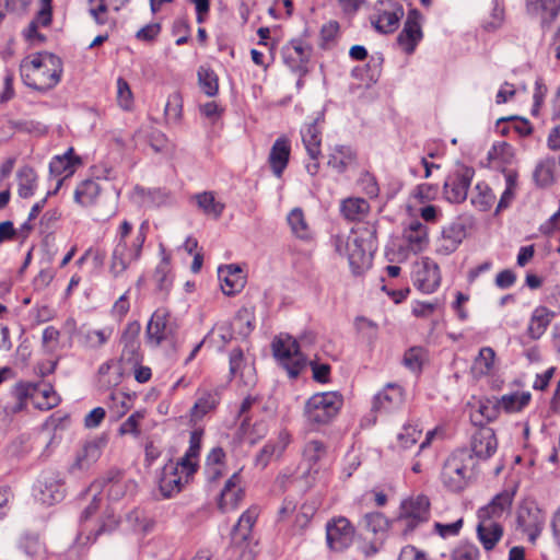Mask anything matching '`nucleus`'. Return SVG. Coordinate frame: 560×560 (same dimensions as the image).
I'll return each instance as SVG.
<instances>
[{"mask_svg":"<svg viewBox=\"0 0 560 560\" xmlns=\"http://www.w3.org/2000/svg\"><path fill=\"white\" fill-rule=\"evenodd\" d=\"M477 535L486 550H492L503 536V527L498 521L478 517Z\"/></svg>","mask_w":560,"mask_h":560,"instance_id":"obj_28","label":"nucleus"},{"mask_svg":"<svg viewBox=\"0 0 560 560\" xmlns=\"http://www.w3.org/2000/svg\"><path fill=\"white\" fill-rule=\"evenodd\" d=\"M290 156V142L287 138H278L269 153V164L277 177H280L288 165Z\"/></svg>","mask_w":560,"mask_h":560,"instance_id":"obj_30","label":"nucleus"},{"mask_svg":"<svg viewBox=\"0 0 560 560\" xmlns=\"http://www.w3.org/2000/svg\"><path fill=\"white\" fill-rule=\"evenodd\" d=\"M495 352L490 347H483L475 358L471 371L476 376L490 374L494 369Z\"/></svg>","mask_w":560,"mask_h":560,"instance_id":"obj_42","label":"nucleus"},{"mask_svg":"<svg viewBox=\"0 0 560 560\" xmlns=\"http://www.w3.org/2000/svg\"><path fill=\"white\" fill-rule=\"evenodd\" d=\"M112 335V327H103L100 329L82 327L79 331V341L85 348L98 349L110 339Z\"/></svg>","mask_w":560,"mask_h":560,"instance_id":"obj_33","label":"nucleus"},{"mask_svg":"<svg viewBox=\"0 0 560 560\" xmlns=\"http://www.w3.org/2000/svg\"><path fill=\"white\" fill-rule=\"evenodd\" d=\"M318 122L319 118H316L301 129L302 141L311 160H317L322 154V128Z\"/></svg>","mask_w":560,"mask_h":560,"instance_id":"obj_29","label":"nucleus"},{"mask_svg":"<svg viewBox=\"0 0 560 560\" xmlns=\"http://www.w3.org/2000/svg\"><path fill=\"white\" fill-rule=\"evenodd\" d=\"M465 237V229L462 224H451L442 230L436 241V252L450 255L456 250Z\"/></svg>","mask_w":560,"mask_h":560,"instance_id":"obj_27","label":"nucleus"},{"mask_svg":"<svg viewBox=\"0 0 560 560\" xmlns=\"http://www.w3.org/2000/svg\"><path fill=\"white\" fill-rule=\"evenodd\" d=\"M429 516V499L419 494L401 502L396 522L402 526V532L407 535L412 533L420 524L428 522Z\"/></svg>","mask_w":560,"mask_h":560,"instance_id":"obj_6","label":"nucleus"},{"mask_svg":"<svg viewBox=\"0 0 560 560\" xmlns=\"http://www.w3.org/2000/svg\"><path fill=\"white\" fill-rule=\"evenodd\" d=\"M369 210L370 206L363 198H348L341 203L342 214L351 221L361 220Z\"/></svg>","mask_w":560,"mask_h":560,"instance_id":"obj_48","label":"nucleus"},{"mask_svg":"<svg viewBox=\"0 0 560 560\" xmlns=\"http://www.w3.org/2000/svg\"><path fill=\"white\" fill-rule=\"evenodd\" d=\"M117 102L125 110L130 109L132 106V92L127 81L122 78L117 80Z\"/></svg>","mask_w":560,"mask_h":560,"instance_id":"obj_61","label":"nucleus"},{"mask_svg":"<svg viewBox=\"0 0 560 560\" xmlns=\"http://www.w3.org/2000/svg\"><path fill=\"white\" fill-rule=\"evenodd\" d=\"M118 524L119 518L115 515V513L113 511H106L97 526L91 529L85 536V545L94 542L102 534L114 532L118 527Z\"/></svg>","mask_w":560,"mask_h":560,"instance_id":"obj_46","label":"nucleus"},{"mask_svg":"<svg viewBox=\"0 0 560 560\" xmlns=\"http://www.w3.org/2000/svg\"><path fill=\"white\" fill-rule=\"evenodd\" d=\"M197 75L203 93L208 96H214L219 90L218 77L214 71L206 67H200Z\"/></svg>","mask_w":560,"mask_h":560,"instance_id":"obj_53","label":"nucleus"},{"mask_svg":"<svg viewBox=\"0 0 560 560\" xmlns=\"http://www.w3.org/2000/svg\"><path fill=\"white\" fill-rule=\"evenodd\" d=\"M470 448L479 459H488L498 450V440L493 429L480 427L471 436Z\"/></svg>","mask_w":560,"mask_h":560,"instance_id":"obj_18","label":"nucleus"},{"mask_svg":"<svg viewBox=\"0 0 560 560\" xmlns=\"http://www.w3.org/2000/svg\"><path fill=\"white\" fill-rule=\"evenodd\" d=\"M160 253L161 260L154 270L153 279L159 290L168 291L173 282L171 256L162 245H160Z\"/></svg>","mask_w":560,"mask_h":560,"instance_id":"obj_38","label":"nucleus"},{"mask_svg":"<svg viewBox=\"0 0 560 560\" xmlns=\"http://www.w3.org/2000/svg\"><path fill=\"white\" fill-rule=\"evenodd\" d=\"M81 164L80 158L73 154V149H69L65 154L55 156L49 163V171L56 176L67 178L71 176L77 166Z\"/></svg>","mask_w":560,"mask_h":560,"instance_id":"obj_34","label":"nucleus"},{"mask_svg":"<svg viewBox=\"0 0 560 560\" xmlns=\"http://www.w3.org/2000/svg\"><path fill=\"white\" fill-rule=\"evenodd\" d=\"M326 445L319 440H310L303 448V459L307 462L310 468L326 456Z\"/></svg>","mask_w":560,"mask_h":560,"instance_id":"obj_54","label":"nucleus"},{"mask_svg":"<svg viewBox=\"0 0 560 560\" xmlns=\"http://www.w3.org/2000/svg\"><path fill=\"white\" fill-rule=\"evenodd\" d=\"M422 434V429L418 425L408 423L397 435L398 444L401 448H409L415 445Z\"/></svg>","mask_w":560,"mask_h":560,"instance_id":"obj_56","label":"nucleus"},{"mask_svg":"<svg viewBox=\"0 0 560 560\" xmlns=\"http://www.w3.org/2000/svg\"><path fill=\"white\" fill-rule=\"evenodd\" d=\"M334 244L339 255L347 256L353 272L360 273L371 266L372 255L376 248L373 231L369 229L351 231L346 238L336 236Z\"/></svg>","mask_w":560,"mask_h":560,"instance_id":"obj_3","label":"nucleus"},{"mask_svg":"<svg viewBox=\"0 0 560 560\" xmlns=\"http://www.w3.org/2000/svg\"><path fill=\"white\" fill-rule=\"evenodd\" d=\"M144 418V411H136L132 415H130L119 427V434H133L139 435V423Z\"/></svg>","mask_w":560,"mask_h":560,"instance_id":"obj_62","label":"nucleus"},{"mask_svg":"<svg viewBox=\"0 0 560 560\" xmlns=\"http://www.w3.org/2000/svg\"><path fill=\"white\" fill-rule=\"evenodd\" d=\"M354 528L346 517H337L326 525L327 545L331 550L342 551L347 549L353 540Z\"/></svg>","mask_w":560,"mask_h":560,"instance_id":"obj_14","label":"nucleus"},{"mask_svg":"<svg viewBox=\"0 0 560 560\" xmlns=\"http://www.w3.org/2000/svg\"><path fill=\"white\" fill-rule=\"evenodd\" d=\"M555 315V312L545 306L536 307L528 323V337L533 340L539 339L546 332Z\"/></svg>","mask_w":560,"mask_h":560,"instance_id":"obj_32","label":"nucleus"},{"mask_svg":"<svg viewBox=\"0 0 560 560\" xmlns=\"http://www.w3.org/2000/svg\"><path fill=\"white\" fill-rule=\"evenodd\" d=\"M198 208L208 217L219 219L224 210V203L218 201L212 191H203L195 196Z\"/></svg>","mask_w":560,"mask_h":560,"instance_id":"obj_41","label":"nucleus"},{"mask_svg":"<svg viewBox=\"0 0 560 560\" xmlns=\"http://www.w3.org/2000/svg\"><path fill=\"white\" fill-rule=\"evenodd\" d=\"M402 241L407 249L413 254L423 252L429 245L427 225L418 220H412L402 230Z\"/></svg>","mask_w":560,"mask_h":560,"instance_id":"obj_22","label":"nucleus"},{"mask_svg":"<svg viewBox=\"0 0 560 560\" xmlns=\"http://www.w3.org/2000/svg\"><path fill=\"white\" fill-rule=\"evenodd\" d=\"M423 362V351L421 348H411L404 355V364L412 372L421 370Z\"/></svg>","mask_w":560,"mask_h":560,"instance_id":"obj_64","label":"nucleus"},{"mask_svg":"<svg viewBox=\"0 0 560 560\" xmlns=\"http://www.w3.org/2000/svg\"><path fill=\"white\" fill-rule=\"evenodd\" d=\"M197 395V400L191 408L192 420H200L208 412L214 410L220 400L217 390L200 389Z\"/></svg>","mask_w":560,"mask_h":560,"instance_id":"obj_35","label":"nucleus"},{"mask_svg":"<svg viewBox=\"0 0 560 560\" xmlns=\"http://www.w3.org/2000/svg\"><path fill=\"white\" fill-rule=\"evenodd\" d=\"M515 494V486L502 490L487 505L479 509L478 517L498 521L504 512L511 510Z\"/></svg>","mask_w":560,"mask_h":560,"instance_id":"obj_19","label":"nucleus"},{"mask_svg":"<svg viewBox=\"0 0 560 560\" xmlns=\"http://www.w3.org/2000/svg\"><path fill=\"white\" fill-rule=\"evenodd\" d=\"M504 180H505V188L501 195V198L499 200L497 212L506 209L510 207L512 201L515 198L516 190H517V172L514 170H504L503 171Z\"/></svg>","mask_w":560,"mask_h":560,"instance_id":"obj_44","label":"nucleus"},{"mask_svg":"<svg viewBox=\"0 0 560 560\" xmlns=\"http://www.w3.org/2000/svg\"><path fill=\"white\" fill-rule=\"evenodd\" d=\"M488 158L492 162L510 165L513 163L515 154L511 144L505 141H499L489 150Z\"/></svg>","mask_w":560,"mask_h":560,"instance_id":"obj_52","label":"nucleus"},{"mask_svg":"<svg viewBox=\"0 0 560 560\" xmlns=\"http://www.w3.org/2000/svg\"><path fill=\"white\" fill-rule=\"evenodd\" d=\"M364 521L366 528L373 534L385 533L390 524L388 518L380 512L368 513Z\"/></svg>","mask_w":560,"mask_h":560,"instance_id":"obj_58","label":"nucleus"},{"mask_svg":"<svg viewBox=\"0 0 560 560\" xmlns=\"http://www.w3.org/2000/svg\"><path fill=\"white\" fill-rule=\"evenodd\" d=\"M105 438H97L86 442L82 450H80L74 458L73 464L70 466V471L86 470L95 464L102 455V451L106 445Z\"/></svg>","mask_w":560,"mask_h":560,"instance_id":"obj_21","label":"nucleus"},{"mask_svg":"<svg viewBox=\"0 0 560 560\" xmlns=\"http://www.w3.org/2000/svg\"><path fill=\"white\" fill-rule=\"evenodd\" d=\"M475 176V170L466 165H458L445 178L443 194L451 203H462L467 199L468 189Z\"/></svg>","mask_w":560,"mask_h":560,"instance_id":"obj_10","label":"nucleus"},{"mask_svg":"<svg viewBox=\"0 0 560 560\" xmlns=\"http://www.w3.org/2000/svg\"><path fill=\"white\" fill-rule=\"evenodd\" d=\"M546 516L544 512L534 503H526L517 511L516 523L517 527L528 536L530 542H535L539 537Z\"/></svg>","mask_w":560,"mask_h":560,"instance_id":"obj_12","label":"nucleus"},{"mask_svg":"<svg viewBox=\"0 0 560 560\" xmlns=\"http://www.w3.org/2000/svg\"><path fill=\"white\" fill-rule=\"evenodd\" d=\"M35 497L47 505L59 502L63 498V488L59 475L54 471L43 472L37 481Z\"/></svg>","mask_w":560,"mask_h":560,"instance_id":"obj_16","label":"nucleus"},{"mask_svg":"<svg viewBox=\"0 0 560 560\" xmlns=\"http://www.w3.org/2000/svg\"><path fill=\"white\" fill-rule=\"evenodd\" d=\"M527 10L532 14L541 13L542 24H550L558 16L560 0H528Z\"/></svg>","mask_w":560,"mask_h":560,"instance_id":"obj_36","label":"nucleus"},{"mask_svg":"<svg viewBox=\"0 0 560 560\" xmlns=\"http://www.w3.org/2000/svg\"><path fill=\"white\" fill-rule=\"evenodd\" d=\"M125 522L131 532L142 537L150 534L155 527V520L144 510L138 508L126 514Z\"/></svg>","mask_w":560,"mask_h":560,"instance_id":"obj_31","label":"nucleus"},{"mask_svg":"<svg viewBox=\"0 0 560 560\" xmlns=\"http://www.w3.org/2000/svg\"><path fill=\"white\" fill-rule=\"evenodd\" d=\"M121 381L120 369L114 361H107L98 368V383L102 388L109 389Z\"/></svg>","mask_w":560,"mask_h":560,"instance_id":"obj_49","label":"nucleus"},{"mask_svg":"<svg viewBox=\"0 0 560 560\" xmlns=\"http://www.w3.org/2000/svg\"><path fill=\"white\" fill-rule=\"evenodd\" d=\"M354 159L355 154L349 147L340 145L336 147L329 155L328 165L338 173H342L353 163Z\"/></svg>","mask_w":560,"mask_h":560,"instance_id":"obj_47","label":"nucleus"},{"mask_svg":"<svg viewBox=\"0 0 560 560\" xmlns=\"http://www.w3.org/2000/svg\"><path fill=\"white\" fill-rule=\"evenodd\" d=\"M275 358L284 366L291 377L299 375L304 358L300 352L299 345L294 338L288 335H280L272 341Z\"/></svg>","mask_w":560,"mask_h":560,"instance_id":"obj_8","label":"nucleus"},{"mask_svg":"<svg viewBox=\"0 0 560 560\" xmlns=\"http://www.w3.org/2000/svg\"><path fill=\"white\" fill-rule=\"evenodd\" d=\"M100 191V185L95 180H83L74 191V201L82 207L92 206L98 197Z\"/></svg>","mask_w":560,"mask_h":560,"instance_id":"obj_43","label":"nucleus"},{"mask_svg":"<svg viewBox=\"0 0 560 560\" xmlns=\"http://www.w3.org/2000/svg\"><path fill=\"white\" fill-rule=\"evenodd\" d=\"M60 331L54 327L48 326L44 329L42 336V345L46 352H54L59 345Z\"/></svg>","mask_w":560,"mask_h":560,"instance_id":"obj_63","label":"nucleus"},{"mask_svg":"<svg viewBox=\"0 0 560 560\" xmlns=\"http://www.w3.org/2000/svg\"><path fill=\"white\" fill-rule=\"evenodd\" d=\"M287 220L291 232L295 237L303 241H307L313 237V231L301 208L292 209L288 214Z\"/></svg>","mask_w":560,"mask_h":560,"instance_id":"obj_39","label":"nucleus"},{"mask_svg":"<svg viewBox=\"0 0 560 560\" xmlns=\"http://www.w3.org/2000/svg\"><path fill=\"white\" fill-rule=\"evenodd\" d=\"M495 195L485 182L477 183L470 196V203L479 211L489 210L494 203Z\"/></svg>","mask_w":560,"mask_h":560,"instance_id":"obj_40","label":"nucleus"},{"mask_svg":"<svg viewBox=\"0 0 560 560\" xmlns=\"http://www.w3.org/2000/svg\"><path fill=\"white\" fill-rule=\"evenodd\" d=\"M15 396L18 402L11 407L12 412H18L24 408L25 399L32 397L36 400V405L39 409H51L59 402V397L52 387L45 385H34L31 383H21L15 387Z\"/></svg>","mask_w":560,"mask_h":560,"instance_id":"obj_9","label":"nucleus"},{"mask_svg":"<svg viewBox=\"0 0 560 560\" xmlns=\"http://www.w3.org/2000/svg\"><path fill=\"white\" fill-rule=\"evenodd\" d=\"M218 277L221 282L222 292L225 295H233L240 292L245 285L243 271L235 265L220 267L218 270Z\"/></svg>","mask_w":560,"mask_h":560,"instance_id":"obj_25","label":"nucleus"},{"mask_svg":"<svg viewBox=\"0 0 560 560\" xmlns=\"http://www.w3.org/2000/svg\"><path fill=\"white\" fill-rule=\"evenodd\" d=\"M104 486L107 487V495L110 500H119L128 492L136 490V482L125 479L119 470H110L104 479Z\"/></svg>","mask_w":560,"mask_h":560,"instance_id":"obj_26","label":"nucleus"},{"mask_svg":"<svg viewBox=\"0 0 560 560\" xmlns=\"http://www.w3.org/2000/svg\"><path fill=\"white\" fill-rule=\"evenodd\" d=\"M230 373L240 378L246 384H252L255 381L254 369L244 361L243 351L240 348L233 349L230 353Z\"/></svg>","mask_w":560,"mask_h":560,"instance_id":"obj_37","label":"nucleus"},{"mask_svg":"<svg viewBox=\"0 0 560 560\" xmlns=\"http://www.w3.org/2000/svg\"><path fill=\"white\" fill-rule=\"evenodd\" d=\"M479 556V549L468 542L459 544L452 552L453 560H478Z\"/></svg>","mask_w":560,"mask_h":560,"instance_id":"obj_60","label":"nucleus"},{"mask_svg":"<svg viewBox=\"0 0 560 560\" xmlns=\"http://www.w3.org/2000/svg\"><path fill=\"white\" fill-rule=\"evenodd\" d=\"M176 324L171 319L166 308H158L151 316L145 335L151 347H159L163 342L175 346Z\"/></svg>","mask_w":560,"mask_h":560,"instance_id":"obj_7","label":"nucleus"},{"mask_svg":"<svg viewBox=\"0 0 560 560\" xmlns=\"http://www.w3.org/2000/svg\"><path fill=\"white\" fill-rule=\"evenodd\" d=\"M402 16L404 9L399 3L381 0L375 3L370 22L378 33L390 34L398 28Z\"/></svg>","mask_w":560,"mask_h":560,"instance_id":"obj_11","label":"nucleus"},{"mask_svg":"<svg viewBox=\"0 0 560 560\" xmlns=\"http://www.w3.org/2000/svg\"><path fill=\"white\" fill-rule=\"evenodd\" d=\"M98 509V499L96 498V494L93 495L92 502L84 509V511L81 514V530L78 535V542L80 545H85V536L89 534V532L92 529L89 527V518L97 511Z\"/></svg>","mask_w":560,"mask_h":560,"instance_id":"obj_57","label":"nucleus"},{"mask_svg":"<svg viewBox=\"0 0 560 560\" xmlns=\"http://www.w3.org/2000/svg\"><path fill=\"white\" fill-rule=\"evenodd\" d=\"M183 98L177 92L171 94L167 98L164 114L168 124H178L182 118Z\"/></svg>","mask_w":560,"mask_h":560,"instance_id":"obj_55","label":"nucleus"},{"mask_svg":"<svg viewBox=\"0 0 560 560\" xmlns=\"http://www.w3.org/2000/svg\"><path fill=\"white\" fill-rule=\"evenodd\" d=\"M342 405L343 398L337 392L314 394L305 402L306 423L314 430L328 424L339 413Z\"/></svg>","mask_w":560,"mask_h":560,"instance_id":"obj_4","label":"nucleus"},{"mask_svg":"<svg viewBox=\"0 0 560 560\" xmlns=\"http://www.w3.org/2000/svg\"><path fill=\"white\" fill-rule=\"evenodd\" d=\"M245 495L244 483L241 471L234 472L221 490L218 506L222 512L236 509Z\"/></svg>","mask_w":560,"mask_h":560,"instance_id":"obj_17","label":"nucleus"},{"mask_svg":"<svg viewBox=\"0 0 560 560\" xmlns=\"http://www.w3.org/2000/svg\"><path fill=\"white\" fill-rule=\"evenodd\" d=\"M310 57V48L301 42L293 40L287 48L285 59H294L299 63L304 65Z\"/></svg>","mask_w":560,"mask_h":560,"instance_id":"obj_59","label":"nucleus"},{"mask_svg":"<svg viewBox=\"0 0 560 560\" xmlns=\"http://www.w3.org/2000/svg\"><path fill=\"white\" fill-rule=\"evenodd\" d=\"M404 390L397 384H387L373 399V410L376 412H390L404 402Z\"/></svg>","mask_w":560,"mask_h":560,"instance_id":"obj_23","label":"nucleus"},{"mask_svg":"<svg viewBox=\"0 0 560 560\" xmlns=\"http://www.w3.org/2000/svg\"><path fill=\"white\" fill-rule=\"evenodd\" d=\"M258 517V508L252 506L247 509L238 518L236 525L233 527V535L245 540L248 538L250 530Z\"/></svg>","mask_w":560,"mask_h":560,"instance_id":"obj_50","label":"nucleus"},{"mask_svg":"<svg viewBox=\"0 0 560 560\" xmlns=\"http://www.w3.org/2000/svg\"><path fill=\"white\" fill-rule=\"evenodd\" d=\"M24 83L38 91L55 88L61 78L62 62L54 54L43 51L25 58L20 66Z\"/></svg>","mask_w":560,"mask_h":560,"instance_id":"obj_1","label":"nucleus"},{"mask_svg":"<svg viewBox=\"0 0 560 560\" xmlns=\"http://www.w3.org/2000/svg\"><path fill=\"white\" fill-rule=\"evenodd\" d=\"M440 268L434 260L424 257L416 264L413 269V284L418 290L422 293L430 294L440 287Z\"/></svg>","mask_w":560,"mask_h":560,"instance_id":"obj_13","label":"nucleus"},{"mask_svg":"<svg viewBox=\"0 0 560 560\" xmlns=\"http://www.w3.org/2000/svg\"><path fill=\"white\" fill-rule=\"evenodd\" d=\"M422 15L421 13L412 9L408 12L404 28L397 36V43L400 48L408 55L412 54L422 39L421 28Z\"/></svg>","mask_w":560,"mask_h":560,"instance_id":"obj_15","label":"nucleus"},{"mask_svg":"<svg viewBox=\"0 0 560 560\" xmlns=\"http://www.w3.org/2000/svg\"><path fill=\"white\" fill-rule=\"evenodd\" d=\"M188 477L178 471V466H174V463H168L163 468L160 490L165 498H170L178 493L183 486L188 482Z\"/></svg>","mask_w":560,"mask_h":560,"instance_id":"obj_24","label":"nucleus"},{"mask_svg":"<svg viewBox=\"0 0 560 560\" xmlns=\"http://www.w3.org/2000/svg\"><path fill=\"white\" fill-rule=\"evenodd\" d=\"M530 394L528 392L513 393L503 395L499 400V405L506 412H518L529 404Z\"/></svg>","mask_w":560,"mask_h":560,"instance_id":"obj_51","label":"nucleus"},{"mask_svg":"<svg viewBox=\"0 0 560 560\" xmlns=\"http://www.w3.org/2000/svg\"><path fill=\"white\" fill-rule=\"evenodd\" d=\"M18 192L22 198H30L34 195L37 186V175L30 166H24L18 172Z\"/></svg>","mask_w":560,"mask_h":560,"instance_id":"obj_45","label":"nucleus"},{"mask_svg":"<svg viewBox=\"0 0 560 560\" xmlns=\"http://www.w3.org/2000/svg\"><path fill=\"white\" fill-rule=\"evenodd\" d=\"M474 467L472 456L466 450L454 452L445 462L442 470V482L451 491L463 490Z\"/></svg>","mask_w":560,"mask_h":560,"instance_id":"obj_5","label":"nucleus"},{"mask_svg":"<svg viewBox=\"0 0 560 560\" xmlns=\"http://www.w3.org/2000/svg\"><path fill=\"white\" fill-rule=\"evenodd\" d=\"M147 229L148 224L143 222L137 233L131 235V223L127 220L121 222L109 265V271L114 277L121 276L132 262L140 258L147 238Z\"/></svg>","mask_w":560,"mask_h":560,"instance_id":"obj_2","label":"nucleus"},{"mask_svg":"<svg viewBox=\"0 0 560 560\" xmlns=\"http://www.w3.org/2000/svg\"><path fill=\"white\" fill-rule=\"evenodd\" d=\"M291 443V435L287 430H281L275 440H270L257 454L255 465L261 469L266 468L272 459L282 456Z\"/></svg>","mask_w":560,"mask_h":560,"instance_id":"obj_20","label":"nucleus"}]
</instances>
